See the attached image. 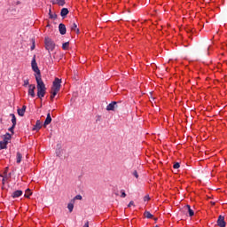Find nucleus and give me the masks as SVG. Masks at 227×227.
I'll use <instances>...</instances> for the list:
<instances>
[{
    "label": "nucleus",
    "instance_id": "14",
    "mask_svg": "<svg viewBox=\"0 0 227 227\" xmlns=\"http://www.w3.org/2000/svg\"><path fill=\"white\" fill-rule=\"evenodd\" d=\"M26 109H27V106H23L22 108H19L18 109V114L19 116H24L25 113H26Z\"/></svg>",
    "mask_w": 227,
    "mask_h": 227
},
{
    "label": "nucleus",
    "instance_id": "38",
    "mask_svg": "<svg viewBox=\"0 0 227 227\" xmlns=\"http://www.w3.org/2000/svg\"><path fill=\"white\" fill-rule=\"evenodd\" d=\"M35 43H33V45L31 46V51H35Z\"/></svg>",
    "mask_w": 227,
    "mask_h": 227
},
{
    "label": "nucleus",
    "instance_id": "34",
    "mask_svg": "<svg viewBox=\"0 0 227 227\" xmlns=\"http://www.w3.org/2000/svg\"><path fill=\"white\" fill-rule=\"evenodd\" d=\"M74 200H82V196H81V195H76V196L74 197Z\"/></svg>",
    "mask_w": 227,
    "mask_h": 227
},
{
    "label": "nucleus",
    "instance_id": "28",
    "mask_svg": "<svg viewBox=\"0 0 227 227\" xmlns=\"http://www.w3.org/2000/svg\"><path fill=\"white\" fill-rule=\"evenodd\" d=\"M49 15H50V19H56V17H57V15H56V14H51V9H50Z\"/></svg>",
    "mask_w": 227,
    "mask_h": 227
},
{
    "label": "nucleus",
    "instance_id": "26",
    "mask_svg": "<svg viewBox=\"0 0 227 227\" xmlns=\"http://www.w3.org/2000/svg\"><path fill=\"white\" fill-rule=\"evenodd\" d=\"M51 100H53L54 97H56L58 95V92L56 90H51Z\"/></svg>",
    "mask_w": 227,
    "mask_h": 227
},
{
    "label": "nucleus",
    "instance_id": "20",
    "mask_svg": "<svg viewBox=\"0 0 227 227\" xmlns=\"http://www.w3.org/2000/svg\"><path fill=\"white\" fill-rule=\"evenodd\" d=\"M8 148V144L4 141H0V150H6Z\"/></svg>",
    "mask_w": 227,
    "mask_h": 227
},
{
    "label": "nucleus",
    "instance_id": "6",
    "mask_svg": "<svg viewBox=\"0 0 227 227\" xmlns=\"http://www.w3.org/2000/svg\"><path fill=\"white\" fill-rule=\"evenodd\" d=\"M217 226L219 227H226V221H224V216L219 215L217 222H216Z\"/></svg>",
    "mask_w": 227,
    "mask_h": 227
},
{
    "label": "nucleus",
    "instance_id": "22",
    "mask_svg": "<svg viewBox=\"0 0 227 227\" xmlns=\"http://www.w3.org/2000/svg\"><path fill=\"white\" fill-rule=\"evenodd\" d=\"M10 116L12 117V125L16 126L17 125V117L13 114H11Z\"/></svg>",
    "mask_w": 227,
    "mask_h": 227
},
{
    "label": "nucleus",
    "instance_id": "5",
    "mask_svg": "<svg viewBox=\"0 0 227 227\" xmlns=\"http://www.w3.org/2000/svg\"><path fill=\"white\" fill-rule=\"evenodd\" d=\"M35 90H36V85L35 84L28 85V96L31 97V98H35V97H36V94H35Z\"/></svg>",
    "mask_w": 227,
    "mask_h": 227
},
{
    "label": "nucleus",
    "instance_id": "3",
    "mask_svg": "<svg viewBox=\"0 0 227 227\" xmlns=\"http://www.w3.org/2000/svg\"><path fill=\"white\" fill-rule=\"evenodd\" d=\"M32 70L36 73L35 77H42V74L40 73V68H38V64L36 63V55H34L32 62H31Z\"/></svg>",
    "mask_w": 227,
    "mask_h": 227
},
{
    "label": "nucleus",
    "instance_id": "32",
    "mask_svg": "<svg viewBox=\"0 0 227 227\" xmlns=\"http://www.w3.org/2000/svg\"><path fill=\"white\" fill-rule=\"evenodd\" d=\"M133 176H135V178H139V175L137 174V170H135L133 172Z\"/></svg>",
    "mask_w": 227,
    "mask_h": 227
},
{
    "label": "nucleus",
    "instance_id": "37",
    "mask_svg": "<svg viewBox=\"0 0 227 227\" xmlns=\"http://www.w3.org/2000/svg\"><path fill=\"white\" fill-rule=\"evenodd\" d=\"M83 227H90V222L87 221V222L84 223Z\"/></svg>",
    "mask_w": 227,
    "mask_h": 227
},
{
    "label": "nucleus",
    "instance_id": "10",
    "mask_svg": "<svg viewBox=\"0 0 227 227\" xmlns=\"http://www.w3.org/2000/svg\"><path fill=\"white\" fill-rule=\"evenodd\" d=\"M2 141H4V143H6L8 145V143L12 141V135L10 133H6L5 135H4V139Z\"/></svg>",
    "mask_w": 227,
    "mask_h": 227
},
{
    "label": "nucleus",
    "instance_id": "16",
    "mask_svg": "<svg viewBox=\"0 0 227 227\" xmlns=\"http://www.w3.org/2000/svg\"><path fill=\"white\" fill-rule=\"evenodd\" d=\"M71 31H74L75 33L79 34V28H77V24L75 22H72L71 25Z\"/></svg>",
    "mask_w": 227,
    "mask_h": 227
},
{
    "label": "nucleus",
    "instance_id": "9",
    "mask_svg": "<svg viewBox=\"0 0 227 227\" xmlns=\"http://www.w3.org/2000/svg\"><path fill=\"white\" fill-rule=\"evenodd\" d=\"M52 121V117H51V113L47 114V117L44 121L43 127H47V125H50V123Z\"/></svg>",
    "mask_w": 227,
    "mask_h": 227
},
{
    "label": "nucleus",
    "instance_id": "30",
    "mask_svg": "<svg viewBox=\"0 0 227 227\" xmlns=\"http://www.w3.org/2000/svg\"><path fill=\"white\" fill-rule=\"evenodd\" d=\"M121 198H126L127 197V193H125V191L121 190Z\"/></svg>",
    "mask_w": 227,
    "mask_h": 227
},
{
    "label": "nucleus",
    "instance_id": "27",
    "mask_svg": "<svg viewBox=\"0 0 227 227\" xmlns=\"http://www.w3.org/2000/svg\"><path fill=\"white\" fill-rule=\"evenodd\" d=\"M173 168L174 169H178L180 168V163L179 162H176L174 165H173Z\"/></svg>",
    "mask_w": 227,
    "mask_h": 227
},
{
    "label": "nucleus",
    "instance_id": "7",
    "mask_svg": "<svg viewBox=\"0 0 227 227\" xmlns=\"http://www.w3.org/2000/svg\"><path fill=\"white\" fill-rule=\"evenodd\" d=\"M118 108V102L113 101L106 106V111H114V109Z\"/></svg>",
    "mask_w": 227,
    "mask_h": 227
},
{
    "label": "nucleus",
    "instance_id": "21",
    "mask_svg": "<svg viewBox=\"0 0 227 227\" xmlns=\"http://www.w3.org/2000/svg\"><path fill=\"white\" fill-rule=\"evenodd\" d=\"M67 208L70 213L74 212V200L67 204Z\"/></svg>",
    "mask_w": 227,
    "mask_h": 227
},
{
    "label": "nucleus",
    "instance_id": "18",
    "mask_svg": "<svg viewBox=\"0 0 227 227\" xmlns=\"http://www.w3.org/2000/svg\"><path fill=\"white\" fill-rule=\"evenodd\" d=\"M0 176L4 177L3 180H2V184L3 185H4V182H6V180H8V178H11L12 176V173H10L9 175L6 174V175H0Z\"/></svg>",
    "mask_w": 227,
    "mask_h": 227
},
{
    "label": "nucleus",
    "instance_id": "17",
    "mask_svg": "<svg viewBox=\"0 0 227 227\" xmlns=\"http://www.w3.org/2000/svg\"><path fill=\"white\" fill-rule=\"evenodd\" d=\"M65 0H53V4H58L59 6H65Z\"/></svg>",
    "mask_w": 227,
    "mask_h": 227
},
{
    "label": "nucleus",
    "instance_id": "29",
    "mask_svg": "<svg viewBox=\"0 0 227 227\" xmlns=\"http://www.w3.org/2000/svg\"><path fill=\"white\" fill-rule=\"evenodd\" d=\"M14 129H15V126H14V124H12V126L11 128H9V132H12V134H15L13 131Z\"/></svg>",
    "mask_w": 227,
    "mask_h": 227
},
{
    "label": "nucleus",
    "instance_id": "23",
    "mask_svg": "<svg viewBox=\"0 0 227 227\" xmlns=\"http://www.w3.org/2000/svg\"><path fill=\"white\" fill-rule=\"evenodd\" d=\"M144 216L146 217V219H152V217H153V215H152L150 211H145L144 213Z\"/></svg>",
    "mask_w": 227,
    "mask_h": 227
},
{
    "label": "nucleus",
    "instance_id": "24",
    "mask_svg": "<svg viewBox=\"0 0 227 227\" xmlns=\"http://www.w3.org/2000/svg\"><path fill=\"white\" fill-rule=\"evenodd\" d=\"M31 194H33L31 192V190L27 189L26 192H25V198H29L31 196Z\"/></svg>",
    "mask_w": 227,
    "mask_h": 227
},
{
    "label": "nucleus",
    "instance_id": "4",
    "mask_svg": "<svg viewBox=\"0 0 227 227\" xmlns=\"http://www.w3.org/2000/svg\"><path fill=\"white\" fill-rule=\"evenodd\" d=\"M60 90H61V79L55 78L52 83L51 90L57 91V93H59Z\"/></svg>",
    "mask_w": 227,
    "mask_h": 227
},
{
    "label": "nucleus",
    "instance_id": "8",
    "mask_svg": "<svg viewBox=\"0 0 227 227\" xmlns=\"http://www.w3.org/2000/svg\"><path fill=\"white\" fill-rule=\"evenodd\" d=\"M59 31L60 35H67V27L65 26V24L60 23L59 25Z\"/></svg>",
    "mask_w": 227,
    "mask_h": 227
},
{
    "label": "nucleus",
    "instance_id": "2",
    "mask_svg": "<svg viewBox=\"0 0 227 227\" xmlns=\"http://www.w3.org/2000/svg\"><path fill=\"white\" fill-rule=\"evenodd\" d=\"M44 45H45L46 51L49 52H52V51L56 49V43H54V41H52V39L49 37L44 38Z\"/></svg>",
    "mask_w": 227,
    "mask_h": 227
},
{
    "label": "nucleus",
    "instance_id": "36",
    "mask_svg": "<svg viewBox=\"0 0 227 227\" xmlns=\"http://www.w3.org/2000/svg\"><path fill=\"white\" fill-rule=\"evenodd\" d=\"M132 206H134V201L131 200V201L129 203L128 207H132Z\"/></svg>",
    "mask_w": 227,
    "mask_h": 227
},
{
    "label": "nucleus",
    "instance_id": "31",
    "mask_svg": "<svg viewBox=\"0 0 227 227\" xmlns=\"http://www.w3.org/2000/svg\"><path fill=\"white\" fill-rule=\"evenodd\" d=\"M29 85V79L24 80V84L23 86H28Z\"/></svg>",
    "mask_w": 227,
    "mask_h": 227
},
{
    "label": "nucleus",
    "instance_id": "12",
    "mask_svg": "<svg viewBox=\"0 0 227 227\" xmlns=\"http://www.w3.org/2000/svg\"><path fill=\"white\" fill-rule=\"evenodd\" d=\"M69 13V11L67 8H62L61 12H60V15L62 17V19H65V17H67Z\"/></svg>",
    "mask_w": 227,
    "mask_h": 227
},
{
    "label": "nucleus",
    "instance_id": "33",
    "mask_svg": "<svg viewBox=\"0 0 227 227\" xmlns=\"http://www.w3.org/2000/svg\"><path fill=\"white\" fill-rule=\"evenodd\" d=\"M144 201H150V196L149 195H145L144 197Z\"/></svg>",
    "mask_w": 227,
    "mask_h": 227
},
{
    "label": "nucleus",
    "instance_id": "15",
    "mask_svg": "<svg viewBox=\"0 0 227 227\" xmlns=\"http://www.w3.org/2000/svg\"><path fill=\"white\" fill-rule=\"evenodd\" d=\"M16 162L17 164H20V162H22V153H20V152L16 153Z\"/></svg>",
    "mask_w": 227,
    "mask_h": 227
},
{
    "label": "nucleus",
    "instance_id": "35",
    "mask_svg": "<svg viewBox=\"0 0 227 227\" xmlns=\"http://www.w3.org/2000/svg\"><path fill=\"white\" fill-rule=\"evenodd\" d=\"M8 169H9V168L6 167V168H5V170H4V175H8Z\"/></svg>",
    "mask_w": 227,
    "mask_h": 227
},
{
    "label": "nucleus",
    "instance_id": "1",
    "mask_svg": "<svg viewBox=\"0 0 227 227\" xmlns=\"http://www.w3.org/2000/svg\"><path fill=\"white\" fill-rule=\"evenodd\" d=\"M36 81V88H37V97L42 100L43 97H45V93H47V87H45V83L43 80H42V76H35Z\"/></svg>",
    "mask_w": 227,
    "mask_h": 227
},
{
    "label": "nucleus",
    "instance_id": "39",
    "mask_svg": "<svg viewBox=\"0 0 227 227\" xmlns=\"http://www.w3.org/2000/svg\"><path fill=\"white\" fill-rule=\"evenodd\" d=\"M154 221H157V218H155Z\"/></svg>",
    "mask_w": 227,
    "mask_h": 227
},
{
    "label": "nucleus",
    "instance_id": "13",
    "mask_svg": "<svg viewBox=\"0 0 227 227\" xmlns=\"http://www.w3.org/2000/svg\"><path fill=\"white\" fill-rule=\"evenodd\" d=\"M40 129H42V121H40V120H37L35 122V125L33 128V130H40Z\"/></svg>",
    "mask_w": 227,
    "mask_h": 227
},
{
    "label": "nucleus",
    "instance_id": "11",
    "mask_svg": "<svg viewBox=\"0 0 227 227\" xmlns=\"http://www.w3.org/2000/svg\"><path fill=\"white\" fill-rule=\"evenodd\" d=\"M184 210H185L186 212H188L190 217H192V215H194V211L191 208V206L186 205V206L184 207Z\"/></svg>",
    "mask_w": 227,
    "mask_h": 227
},
{
    "label": "nucleus",
    "instance_id": "19",
    "mask_svg": "<svg viewBox=\"0 0 227 227\" xmlns=\"http://www.w3.org/2000/svg\"><path fill=\"white\" fill-rule=\"evenodd\" d=\"M22 194V191H20V190H17V191H15L12 194V198H20V195Z\"/></svg>",
    "mask_w": 227,
    "mask_h": 227
},
{
    "label": "nucleus",
    "instance_id": "25",
    "mask_svg": "<svg viewBox=\"0 0 227 227\" xmlns=\"http://www.w3.org/2000/svg\"><path fill=\"white\" fill-rule=\"evenodd\" d=\"M68 45H70V43L67 42L62 44V49L64 51H67L68 49Z\"/></svg>",
    "mask_w": 227,
    "mask_h": 227
}]
</instances>
